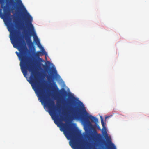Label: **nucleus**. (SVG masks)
<instances>
[{"label":"nucleus","mask_w":149,"mask_h":149,"mask_svg":"<svg viewBox=\"0 0 149 149\" xmlns=\"http://www.w3.org/2000/svg\"><path fill=\"white\" fill-rule=\"evenodd\" d=\"M53 70H54V73H55V74L57 73V71H56V70L55 68H53Z\"/></svg>","instance_id":"obj_9"},{"label":"nucleus","mask_w":149,"mask_h":149,"mask_svg":"<svg viewBox=\"0 0 149 149\" xmlns=\"http://www.w3.org/2000/svg\"><path fill=\"white\" fill-rule=\"evenodd\" d=\"M109 141L111 143V141L110 139L109 140Z\"/></svg>","instance_id":"obj_12"},{"label":"nucleus","mask_w":149,"mask_h":149,"mask_svg":"<svg viewBox=\"0 0 149 149\" xmlns=\"http://www.w3.org/2000/svg\"><path fill=\"white\" fill-rule=\"evenodd\" d=\"M22 5H23L22 4ZM22 6L24 11L26 13V16H27V21L26 22V24L27 25L29 26L30 27V29L31 31V32L32 33V34L34 36V40L36 43H39V41L38 37L36 36L34 31V27L32 24V18L30 14L27 12L24 6L22 5Z\"/></svg>","instance_id":"obj_3"},{"label":"nucleus","mask_w":149,"mask_h":149,"mask_svg":"<svg viewBox=\"0 0 149 149\" xmlns=\"http://www.w3.org/2000/svg\"><path fill=\"white\" fill-rule=\"evenodd\" d=\"M58 91L59 92H61L64 95H65L67 93L66 91L64 89H63L62 91H61V90H58Z\"/></svg>","instance_id":"obj_7"},{"label":"nucleus","mask_w":149,"mask_h":149,"mask_svg":"<svg viewBox=\"0 0 149 149\" xmlns=\"http://www.w3.org/2000/svg\"><path fill=\"white\" fill-rule=\"evenodd\" d=\"M11 12L8 7L4 6L3 0H0V17L3 20L10 33L11 42L14 47L18 48L20 53L16 52L17 55L21 61L20 63H32L28 60V58L24 51L23 50L24 41L18 40L17 35V31L15 28L14 25L11 23Z\"/></svg>","instance_id":"obj_1"},{"label":"nucleus","mask_w":149,"mask_h":149,"mask_svg":"<svg viewBox=\"0 0 149 149\" xmlns=\"http://www.w3.org/2000/svg\"><path fill=\"white\" fill-rule=\"evenodd\" d=\"M73 112V115L74 118L76 119L79 118V117L77 115V113H78L77 111V109L76 107L71 108Z\"/></svg>","instance_id":"obj_4"},{"label":"nucleus","mask_w":149,"mask_h":149,"mask_svg":"<svg viewBox=\"0 0 149 149\" xmlns=\"http://www.w3.org/2000/svg\"><path fill=\"white\" fill-rule=\"evenodd\" d=\"M19 0V1H20V2L21 3H22L21 1V0Z\"/></svg>","instance_id":"obj_13"},{"label":"nucleus","mask_w":149,"mask_h":149,"mask_svg":"<svg viewBox=\"0 0 149 149\" xmlns=\"http://www.w3.org/2000/svg\"><path fill=\"white\" fill-rule=\"evenodd\" d=\"M94 132L95 134H96V135L95 139L96 140L98 139H99V137L100 136V134H98L97 133V131L96 130H94Z\"/></svg>","instance_id":"obj_6"},{"label":"nucleus","mask_w":149,"mask_h":149,"mask_svg":"<svg viewBox=\"0 0 149 149\" xmlns=\"http://www.w3.org/2000/svg\"><path fill=\"white\" fill-rule=\"evenodd\" d=\"M80 102L82 104V106L80 107L79 111H81L82 113V115L80 117V118L84 126L87 127L88 125H91V123L89 120H90L91 122L95 123L97 128L100 130L99 126L98 125H97V123L98 122L97 118L90 115L86 111L85 107L83 103L81 102Z\"/></svg>","instance_id":"obj_2"},{"label":"nucleus","mask_w":149,"mask_h":149,"mask_svg":"<svg viewBox=\"0 0 149 149\" xmlns=\"http://www.w3.org/2000/svg\"><path fill=\"white\" fill-rule=\"evenodd\" d=\"M55 86H56V88H57V85H56V84H55Z\"/></svg>","instance_id":"obj_11"},{"label":"nucleus","mask_w":149,"mask_h":149,"mask_svg":"<svg viewBox=\"0 0 149 149\" xmlns=\"http://www.w3.org/2000/svg\"><path fill=\"white\" fill-rule=\"evenodd\" d=\"M101 124H102V126L103 127V129H104V132L105 134L106 135V136L107 137H108V135H107V132H106V127H105V123H104V122L103 121V119H102V117H101Z\"/></svg>","instance_id":"obj_5"},{"label":"nucleus","mask_w":149,"mask_h":149,"mask_svg":"<svg viewBox=\"0 0 149 149\" xmlns=\"http://www.w3.org/2000/svg\"><path fill=\"white\" fill-rule=\"evenodd\" d=\"M42 54H45V56L47 55V54L46 52L45 51V50L43 49V50L42 51Z\"/></svg>","instance_id":"obj_8"},{"label":"nucleus","mask_w":149,"mask_h":149,"mask_svg":"<svg viewBox=\"0 0 149 149\" xmlns=\"http://www.w3.org/2000/svg\"><path fill=\"white\" fill-rule=\"evenodd\" d=\"M112 145L113 146V148H112L111 149H116L115 146L113 144H112Z\"/></svg>","instance_id":"obj_10"}]
</instances>
